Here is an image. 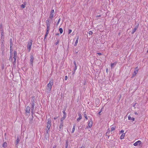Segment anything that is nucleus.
Here are the masks:
<instances>
[{
  "instance_id": "nucleus-1",
  "label": "nucleus",
  "mask_w": 148,
  "mask_h": 148,
  "mask_svg": "<svg viewBox=\"0 0 148 148\" xmlns=\"http://www.w3.org/2000/svg\"><path fill=\"white\" fill-rule=\"evenodd\" d=\"M53 84V81L52 79H51L50 80L49 82L47 85V90L49 91H50L51 90L52 86Z\"/></svg>"
},
{
  "instance_id": "nucleus-2",
  "label": "nucleus",
  "mask_w": 148,
  "mask_h": 148,
  "mask_svg": "<svg viewBox=\"0 0 148 148\" xmlns=\"http://www.w3.org/2000/svg\"><path fill=\"white\" fill-rule=\"evenodd\" d=\"M34 102L35 101L34 100V99H32V102L31 103V112L32 114L33 113L34 110Z\"/></svg>"
},
{
  "instance_id": "nucleus-3",
  "label": "nucleus",
  "mask_w": 148,
  "mask_h": 148,
  "mask_svg": "<svg viewBox=\"0 0 148 148\" xmlns=\"http://www.w3.org/2000/svg\"><path fill=\"white\" fill-rule=\"evenodd\" d=\"M32 45V40H30V41L28 42L27 45V48L28 49L29 51V52L31 50V46Z\"/></svg>"
},
{
  "instance_id": "nucleus-4",
  "label": "nucleus",
  "mask_w": 148,
  "mask_h": 148,
  "mask_svg": "<svg viewBox=\"0 0 148 148\" xmlns=\"http://www.w3.org/2000/svg\"><path fill=\"white\" fill-rule=\"evenodd\" d=\"M16 55H17L16 51H14L13 58L14 60V63H16V57H17Z\"/></svg>"
},
{
  "instance_id": "nucleus-5",
  "label": "nucleus",
  "mask_w": 148,
  "mask_h": 148,
  "mask_svg": "<svg viewBox=\"0 0 148 148\" xmlns=\"http://www.w3.org/2000/svg\"><path fill=\"white\" fill-rule=\"evenodd\" d=\"M138 70V67H137L135 68V70L134 71L133 73V76H135L136 75L137 73Z\"/></svg>"
},
{
  "instance_id": "nucleus-6",
  "label": "nucleus",
  "mask_w": 148,
  "mask_h": 148,
  "mask_svg": "<svg viewBox=\"0 0 148 148\" xmlns=\"http://www.w3.org/2000/svg\"><path fill=\"white\" fill-rule=\"evenodd\" d=\"M92 121L91 119H90V121H88V126L89 128H91L92 127Z\"/></svg>"
},
{
  "instance_id": "nucleus-7",
  "label": "nucleus",
  "mask_w": 148,
  "mask_h": 148,
  "mask_svg": "<svg viewBox=\"0 0 148 148\" xmlns=\"http://www.w3.org/2000/svg\"><path fill=\"white\" fill-rule=\"evenodd\" d=\"M34 60V58L33 55H31L30 60V64L32 66H33V62Z\"/></svg>"
},
{
  "instance_id": "nucleus-8",
  "label": "nucleus",
  "mask_w": 148,
  "mask_h": 148,
  "mask_svg": "<svg viewBox=\"0 0 148 148\" xmlns=\"http://www.w3.org/2000/svg\"><path fill=\"white\" fill-rule=\"evenodd\" d=\"M30 108L29 106H27L26 108L25 111L26 113H29Z\"/></svg>"
},
{
  "instance_id": "nucleus-9",
  "label": "nucleus",
  "mask_w": 148,
  "mask_h": 148,
  "mask_svg": "<svg viewBox=\"0 0 148 148\" xmlns=\"http://www.w3.org/2000/svg\"><path fill=\"white\" fill-rule=\"evenodd\" d=\"M141 142L140 140H138L136 142H135L134 144V146H136L138 144L140 145L141 144Z\"/></svg>"
},
{
  "instance_id": "nucleus-10",
  "label": "nucleus",
  "mask_w": 148,
  "mask_h": 148,
  "mask_svg": "<svg viewBox=\"0 0 148 148\" xmlns=\"http://www.w3.org/2000/svg\"><path fill=\"white\" fill-rule=\"evenodd\" d=\"M76 37V40L75 41V43L74 44L75 46H76L77 45V44L78 42V39L79 38V36H77Z\"/></svg>"
},
{
  "instance_id": "nucleus-11",
  "label": "nucleus",
  "mask_w": 148,
  "mask_h": 148,
  "mask_svg": "<svg viewBox=\"0 0 148 148\" xmlns=\"http://www.w3.org/2000/svg\"><path fill=\"white\" fill-rule=\"evenodd\" d=\"M78 116H79V117L77 119V121H79L82 119V115L80 113L78 114Z\"/></svg>"
},
{
  "instance_id": "nucleus-12",
  "label": "nucleus",
  "mask_w": 148,
  "mask_h": 148,
  "mask_svg": "<svg viewBox=\"0 0 148 148\" xmlns=\"http://www.w3.org/2000/svg\"><path fill=\"white\" fill-rule=\"evenodd\" d=\"M76 127V124H74L73 125V128L72 129V133H73L75 130V128Z\"/></svg>"
},
{
  "instance_id": "nucleus-13",
  "label": "nucleus",
  "mask_w": 148,
  "mask_h": 148,
  "mask_svg": "<svg viewBox=\"0 0 148 148\" xmlns=\"http://www.w3.org/2000/svg\"><path fill=\"white\" fill-rule=\"evenodd\" d=\"M128 119L130 120H132V121H134V118L133 117H131L130 116H128Z\"/></svg>"
},
{
  "instance_id": "nucleus-14",
  "label": "nucleus",
  "mask_w": 148,
  "mask_h": 148,
  "mask_svg": "<svg viewBox=\"0 0 148 148\" xmlns=\"http://www.w3.org/2000/svg\"><path fill=\"white\" fill-rule=\"evenodd\" d=\"M66 117V116L64 115L60 119L61 121L63 122V121L65 119Z\"/></svg>"
},
{
  "instance_id": "nucleus-15",
  "label": "nucleus",
  "mask_w": 148,
  "mask_h": 148,
  "mask_svg": "<svg viewBox=\"0 0 148 148\" xmlns=\"http://www.w3.org/2000/svg\"><path fill=\"white\" fill-rule=\"evenodd\" d=\"M63 122L61 121L59 125V128L60 129L63 127Z\"/></svg>"
},
{
  "instance_id": "nucleus-16",
  "label": "nucleus",
  "mask_w": 148,
  "mask_h": 148,
  "mask_svg": "<svg viewBox=\"0 0 148 148\" xmlns=\"http://www.w3.org/2000/svg\"><path fill=\"white\" fill-rule=\"evenodd\" d=\"M125 133L121 135V136H120V139H123L125 136Z\"/></svg>"
},
{
  "instance_id": "nucleus-17",
  "label": "nucleus",
  "mask_w": 148,
  "mask_h": 148,
  "mask_svg": "<svg viewBox=\"0 0 148 148\" xmlns=\"http://www.w3.org/2000/svg\"><path fill=\"white\" fill-rule=\"evenodd\" d=\"M46 24H47V25H50V24L49 23V20L48 19H47V20L46 21Z\"/></svg>"
},
{
  "instance_id": "nucleus-18",
  "label": "nucleus",
  "mask_w": 148,
  "mask_h": 148,
  "mask_svg": "<svg viewBox=\"0 0 148 148\" xmlns=\"http://www.w3.org/2000/svg\"><path fill=\"white\" fill-rule=\"evenodd\" d=\"M69 143V142L68 141L66 140V143L65 148H67L68 146Z\"/></svg>"
},
{
  "instance_id": "nucleus-19",
  "label": "nucleus",
  "mask_w": 148,
  "mask_h": 148,
  "mask_svg": "<svg viewBox=\"0 0 148 148\" xmlns=\"http://www.w3.org/2000/svg\"><path fill=\"white\" fill-rule=\"evenodd\" d=\"M54 14H53L51 13L50 14L49 18H50L52 19L53 17Z\"/></svg>"
},
{
  "instance_id": "nucleus-20",
  "label": "nucleus",
  "mask_w": 148,
  "mask_h": 148,
  "mask_svg": "<svg viewBox=\"0 0 148 148\" xmlns=\"http://www.w3.org/2000/svg\"><path fill=\"white\" fill-rule=\"evenodd\" d=\"M47 124H51V120L50 119H48L47 120Z\"/></svg>"
},
{
  "instance_id": "nucleus-21",
  "label": "nucleus",
  "mask_w": 148,
  "mask_h": 148,
  "mask_svg": "<svg viewBox=\"0 0 148 148\" xmlns=\"http://www.w3.org/2000/svg\"><path fill=\"white\" fill-rule=\"evenodd\" d=\"M137 29V27H135L133 29L132 32V34H134L136 31Z\"/></svg>"
},
{
  "instance_id": "nucleus-22",
  "label": "nucleus",
  "mask_w": 148,
  "mask_h": 148,
  "mask_svg": "<svg viewBox=\"0 0 148 148\" xmlns=\"http://www.w3.org/2000/svg\"><path fill=\"white\" fill-rule=\"evenodd\" d=\"M7 146V143H4L2 145V146L4 147H6Z\"/></svg>"
},
{
  "instance_id": "nucleus-23",
  "label": "nucleus",
  "mask_w": 148,
  "mask_h": 148,
  "mask_svg": "<svg viewBox=\"0 0 148 148\" xmlns=\"http://www.w3.org/2000/svg\"><path fill=\"white\" fill-rule=\"evenodd\" d=\"M10 46H12L13 45V42H12V38L10 39Z\"/></svg>"
},
{
  "instance_id": "nucleus-24",
  "label": "nucleus",
  "mask_w": 148,
  "mask_h": 148,
  "mask_svg": "<svg viewBox=\"0 0 148 148\" xmlns=\"http://www.w3.org/2000/svg\"><path fill=\"white\" fill-rule=\"evenodd\" d=\"M20 141V140L18 138L16 140V143H15L16 145H17L19 143Z\"/></svg>"
},
{
  "instance_id": "nucleus-25",
  "label": "nucleus",
  "mask_w": 148,
  "mask_h": 148,
  "mask_svg": "<svg viewBox=\"0 0 148 148\" xmlns=\"http://www.w3.org/2000/svg\"><path fill=\"white\" fill-rule=\"evenodd\" d=\"M11 46H10V53L12 54V52L13 51V49Z\"/></svg>"
},
{
  "instance_id": "nucleus-26",
  "label": "nucleus",
  "mask_w": 148,
  "mask_h": 148,
  "mask_svg": "<svg viewBox=\"0 0 148 148\" xmlns=\"http://www.w3.org/2000/svg\"><path fill=\"white\" fill-rule=\"evenodd\" d=\"M26 5V3H24V4H22L21 5V7L23 8H24L25 7V5Z\"/></svg>"
},
{
  "instance_id": "nucleus-27",
  "label": "nucleus",
  "mask_w": 148,
  "mask_h": 148,
  "mask_svg": "<svg viewBox=\"0 0 148 148\" xmlns=\"http://www.w3.org/2000/svg\"><path fill=\"white\" fill-rule=\"evenodd\" d=\"M115 128H116L115 126L112 127L111 128V131L112 132V131H113L114 130H115Z\"/></svg>"
},
{
  "instance_id": "nucleus-28",
  "label": "nucleus",
  "mask_w": 148,
  "mask_h": 148,
  "mask_svg": "<svg viewBox=\"0 0 148 148\" xmlns=\"http://www.w3.org/2000/svg\"><path fill=\"white\" fill-rule=\"evenodd\" d=\"M50 25H47V30L49 31Z\"/></svg>"
},
{
  "instance_id": "nucleus-29",
  "label": "nucleus",
  "mask_w": 148,
  "mask_h": 148,
  "mask_svg": "<svg viewBox=\"0 0 148 148\" xmlns=\"http://www.w3.org/2000/svg\"><path fill=\"white\" fill-rule=\"evenodd\" d=\"M116 64V63H114L111 64V66L112 67H113Z\"/></svg>"
},
{
  "instance_id": "nucleus-30",
  "label": "nucleus",
  "mask_w": 148,
  "mask_h": 148,
  "mask_svg": "<svg viewBox=\"0 0 148 148\" xmlns=\"http://www.w3.org/2000/svg\"><path fill=\"white\" fill-rule=\"evenodd\" d=\"M51 126V124H47V128L49 129Z\"/></svg>"
},
{
  "instance_id": "nucleus-31",
  "label": "nucleus",
  "mask_w": 148,
  "mask_h": 148,
  "mask_svg": "<svg viewBox=\"0 0 148 148\" xmlns=\"http://www.w3.org/2000/svg\"><path fill=\"white\" fill-rule=\"evenodd\" d=\"M59 31L61 34H62L63 32V29L62 28H60L59 29Z\"/></svg>"
},
{
  "instance_id": "nucleus-32",
  "label": "nucleus",
  "mask_w": 148,
  "mask_h": 148,
  "mask_svg": "<svg viewBox=\"0 0 148 148\" xmlns=\"http://www.w3.org/2000/svg\"><path fill=\"white\" fill-rule=\"evenodd\" d=\"M32 120H33V118H31L29 121H29V123H30V124H31L32 123Z\"/></svg>"
},
{
  "instance_id": "nucleus-33",
  "label": "nucleus",
  "mask_w": 148,
  "mask_h": 148,
  "mask_svg": "<svg viewBox=\"0 0 148 148\" xmlns=\"http://www.w3.org/2000/svg\"><path fill=\"white\" fill-rule=\"evenodd\" d=\"M59 40H57V41L55 43V44L56 45H57L59 43Z\"/></svg>"
},
{
  "instance_id": "nucleus-34",
  "label": "nucleus",
  "mask_w": 148,
  "mask_h": 148,
  "mask_svg": "<svg viewBox=\"0 0 148 148\" xmlns=\"http://www.w3.org/2000/svg\"><path fill=\"white\" fill-rule=\"evenodd\" d=\"M88 34L90 35H92V32L91 31H89V32H88Z\"/></svg>"
},
{
  "instance_id": "nucleus-35",
  "label": "nucleus",
  "mask_w": 148,
  "mask_h": 148,
  "mask_svg": "<svg viewBox=\"0 0 148 148\" xmlns=\"http://www.w3.org/2000/svg\"><path fill=\"white\" fill-rule=\"evenodd\" d=\"M84 116L85 118L87 120L88 119V118L86 114L84 113Z\"/></svg>"
},
{
  "instance_id": "nucleus-36",
  "label": "nucleus",
  "mask_w": 148,
  "mask_h": 148,
  "mask_svg": "<svg viewBox=\"0 0 148 148\" xmlns=\"http://www.w3.org/2000/svg\"><path fill=\"white\" fill-rule=\"evenodd\" d=\"M4 35V33L3 32H2L1 33V38H2L3 36Z\"/></svg>"
},
{
  "instance_id": "nucleus-37",
  "label": "nucleus",
  "mask_w": 148,
  "mask_h": 148,
  "mask_svg": "<svg viewBox=\"0 0 148 148\" xmlns=\"http://www.w3.org/2000/svg\"><path fill=\"white\" fill-rule=\"evenodd\" d=\"M63 113L64 114L63 115H65V116H66V113L65 112V111H63Z\"/></svg>"
},
{
  "instance_id": "nucleus-38",
  "label": "nucleus",
  "mask_w": 148,
  "mask_h": 148,
  "mask_svg": "<svg viewBox=\"0 0 148 148\" xmlns=\"http://www.w3.org/2000/svg\"><path fill=\"white\" fill-rule=\"evenodd\" d=\"M103 109V108H102L101 109L100 111L99 112V115H100V113L102 112L103 111V110H102V109Z\"/></svg>"
},
{
  "instance_id": "nucleus-39",
  "label": "nucleus",
  "mask_w": 148,
  "mask_h": 148,
  "mask_svg": "<svg viewBox=\"0 0 148 148\" xmlns=\"http://www.w3.org/2000/svg\"><path fill=\"white\" fill-rule=\"evenodd\" d=\"M48 34H45V38H44V39H45L46 38H47V36Z\"/></svg>"
},
{
  "instance_id": "nucleus-40",
  "label": "nucleus",
  "mask_w": 148,
  "mask_h": 148,
  "mask_svg": "<svg viewBox=\"0 0 148 148\" xmlns=\"http://www.w3.org/2000/svg\"><path fill=\"white\" fill-rule=\"evenodd\" d=\"M48 129L47 130V134H49V129Z\"/></svg>"
},
{
  "instance_id": "nucleus-41",
  "label": "nucleus",
  "mask_w": 148,
  "mask_h": 148,
  "mask_svg": "<svg viewBox=\"0 0 148 148\" xmlns=\"http://www.w3.org/2000/svg\"><path fill=\"white\" fill-rule=\"evenodd\" d=\"M72 32V30L71 29H69V34H70Z\"/></svg>"
},
{
  "instance_id": "nucleus-42",
  "label": "nucleus",
  "mask_w": 148,
  "mask_h": 148,
  "mask_svg": "<svg viewBox=\"0 0 148 148\" xmlns=\"http://www.w3.org/2000/svg\"><path fill=\"white\" fill-rule=\"evenodd\" d=\"M54 12V10H51V13H52V14H53V13Z\"/></svg>"
},
{
  "instance_id": "nucleus-43",
  "label": "nucleus",
  "mask_w": 148,
  "mask_h": 148,
  "mask_svg": "<svg viewBox=\"0 0 148 148\" xmlns=\"http://www.w3.org/2000/svg\"><path fill=\"white\" fill-rule=\"evenodd\" d=\"M60 18H59V19H58V22H57V25L59 23V22H60Z\"/></svg>"
},
{
  "instance_id": "nucleus-44",
  "label": "nucleus",
  "mask_w": 148,
  "mask_h": 148,
  "mask_svg": "<svg viewBox=\"0 0 148 148\" xmlns=\"http://www.w3.org/2000/svg\"><path fill=\"white\" fill-rule=\"evenodd\" d=\"M68 79V77L67 76H65V79L66 80L67 79Z\"/></svg>"
},
{
  "instance_id": "nucleus-45",
  "label": "nucleus",
  "mask_w": 148,
  "mask_h": 148,
  "mask_svg": "<svg viewBox=\"0 0 148 148\" xmlns=\"http://www.w3.org/2000/svg\"><path fill=\"white\" fill-rule=\"evenodd\" d=\"M108 132H107L106 133V135L108 134H109V133H110L109 129H108Z\"/></svg>"
},
{
  "instance_id": "nucleus-46",
  "label": "nucleus",
  "mask_w": 148,
  "mask_h": 148,
  "mask_svg": "<svg viewBox=\"0 0 148 148\" xmlns=\"http://www.w3.org/2000/svg\"><path fill=\"white\" fill-rule=\"evenodd\" d=\"M85 147L84 145H82L81 147V148H85Z\"/></svg>"
},
{
  "instance_id": "nucleus-47",
  "label": "nucleus",
  "mask_w": 148,
  "mask_h": 148,
  "mask_svg": "<svg viewBox=\"0 0 148 148\" xmlns=\"http://www.w3.org/2000/svg\"><path fill=\"white\" fill-rule=\"evenodd\" d=\"M74 65L75 66H77L76 64L75 61H74Z\"/></svg>"
},
{
  "instance_id": "nucleus-48",
  "label": "nucleus",
  "mask_w": 148,
  "mask_h": 148,
  "mask_svg": "<svg viewBox=\"0 0 148 148\" xmlns=\"http://www.w3.org/2000/svg\"><path fill=\"white\" fill-rule=\"evenodd\" d=\"M49 33V31H46V34H48V33Z\"/></svg>"
},
{
  "instance_id": "nucleus-49",
  "label": "nucleus",
  "mask_w": 148,
  "mask_h": 148,
  "mask_svg": "<svg viewBox=\"0 0 148 148\" xmlns=\"http://www.w3.org/2000/svg\"><path fill=\"white\" fill-rule=\"evenodd\" d=\"M56 147H57L56 145H55L53 147V148H56Z\"/></svg>"
},
{
  "instance_id": "nucleus-50",
  "label": "nucleus",
  "mask_w": 148,
  "mask_h": 148,
  "mask_svg": "<svg viewBox=\"0 0 148 148\" xmlns=\"http://www.w3.org/2000/svg\"><path fill=\"white\" fill-rule=\"evenodd\" d=\"M77 69V66H75V68L74 69V70H76Z\"/></svg>"
},
{
  "instance_id": "nucleus-51",
  "label": "nucleus",
  "mask_w": 148,
  "mask_h": 148,
  "mask_svg": "<svg viewBox=\"0 0 148 148\" xmlns=\"http://www.w3.org/2000/svg\"><path fill=\"white\" fill-rule=\"evenodd\" d=\"M124 132V130H121V132H121V133H123Z\"/></svg>"
},
{
  "instance_id": "nucleus-52",
  "label": "nucleus",
  "mask_w": 148,
  "mask_h": 148,
  "mask_svg": "<svg viewBox=\"0 0 148 148\" xmlns=\"http://www.w3.org/2000/svg\"><path fill=\"white\" fill-rule=\"evenodd\" d=\"M101 15H97V16H96V17H101Z\"/></svg>"
},
{
  "instance_id": "nucleus-53",
  "label": "nucleus",
  "mask_w": 148,
  "mask_h": 148,
  "mask_svg": "<svg viewBox=\"0 0 148 148\" xmlns=\"http://www.w3.org/2000/svg\"><path fill=\"white\" fill-rule=\"evenodd\" d=\"M136 103H134V104H133V107H134V106H135V105H136Z\"/></svg>"
},
{
  "instance_id": "nucleus-54",
  "label": "nucleus",
  "mask_w": 148,
  "mask_h": 148,
  "mask_svg": "<svg viewBox=\"0 0 148 148\" xmlns=\"http://www.w3.org/2000/svg\"><path fill=\"white\" fill-rule=\"evenodd\" d=\"M97 54L99 55H101V53H98Z\"/></svg>"
},
{
  "instance_id": "nucleus-55",
  "label": "nucleus",
  "mask_w": 148,
  "mask_h": 148,
  "mask_svg": "<svg viewBox=\"0 0 148 148\" xmlns=\"http://www.w3.org/2000/svg\"><path fill=\"white\" fill-rule=\"evenodd\" d=\"M57 118H58V117H54V119H56Z\"/></svg>"
},
{
  "instance_id": "nucleus-56",
  "label": "nucleus",
  "mask_w": 148,
  "mask_h": 148,
  "mask_svg": "<svg viewBox=\"0 0 148 148\" xmlns=\"http://www.w3.org/2000/svg\"><path fill=\"white\" fill-rule=\"evenodd\" d=\"M108 69H106V71L107 72H108Z\"/></svg>"
},
{
  "instance_id": "nucleus-57",
  "label": "nucleus",
  "mask_w": 148,
  "mask_h": 148,
  "mask_svg": "<svg viewBox=\"0 0 148 148\" xmlns=\"http://www.w3.org/2000/svg\"><path fill=\"white\" fill-rule=\"evenodd\" d=\"M137 114V112H135V114Z\"/></svg>"
},
{
  "instance_id": "nucleus-58",
  "label": "nucleus",
  "mask_w": 148,
  "mask_h": 148,
  "mask_svg": "<svg viewBox=\"0 0 148 148\" xmlns=\"http://www.w3.org/2000/svg\"><path fill=\"white\" fill-rule=\"evenodd\" d=\"M147 53H148V49L147 50Z\"/></svg>"
}]
</instances>
